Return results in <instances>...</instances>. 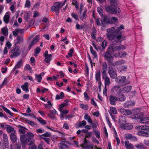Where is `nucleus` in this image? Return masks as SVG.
I'll list each match as a JSON object with an SVG mask.
<instances>
[{
    "mask_svg": "<svg viewBox=\"0 0 149 149\" xmlns=\"http://www.w3.org/2000/svg\"><path fill=\"white\" fill-rule=\"evenodd\" d=\"M87 11V10L86 9H85L84 10L82 15L81 17V20H83L86 18L87 16L86 13Z\"/></svg>",
    "mask_w": 149,
    "mask_h": 149,
    "instance_id": "37998d69",
    "label": "nucleus"
},
{
    "mask_svg": "<svg viewBox=\"0 0 149 149\" xmlns=\"http://www.w3.org/2000/svg\"><path fill=\"white\" fill-rule=\"evenodd\" d=\"M3 109V110L7 113L9 114V115H10L11 116H12V114L11 113V111L8 110V109H7L5 107H2Z\"/></svg>",
    "mask_w": 149,
    "mask_h": 149,
    "instance_id": "4d7b16f0",
    "label": "nucleus"
},
{
    "mask_svg": "<svg viewBox=\"0 0 149 149\" xmlns=\"http://www.w3.org/2000/svg\"><path fill=\"white\" fill-rule=\"evenodd\" d=\"M35 79L39 82H41L42 79V77L39 75L36 74L35 75Z\"/></svg>",
    "mask_w": 149,
    "mask_h": 149,
    "instance_id": "49530a36",
    "label": "nucleus"
},
{
    "mask_svg": "<svg viewBox=\"0 0 149 149\" xmlns=\"http://www.w3.org/2000/svg\"><path fill=\"white\" fill-rule=\"evenodd\" d=\"M134 105V102H133L132 104L130 103V102H127L124 104V106L126 107H128L130 106H133Z\"/></svg>",
    "mask_w": 149,
    "mask_h": 149,
    "instance_id": "e433bc0d",
    "label": "nucleus"
},
{
    "mask_svg": "<svg viewBox=\"0 0 149 149\" xmlns=\"http://www.w3.org/2000/svg\"><path fill=\"white\" fill-rule=\"evenodd\" d=\"M120 86L119 85H116L113 87L111 89V91L114 93L116 92L118 93V91H119V90L120 89Z\"/></svg>",
    "mask_w": 149,
    "mask_h": 149,
    "instance_id": "2f4dec72",
    "label": "nucleus"
},
{
    "mask_svg": "<svg viewBox=\"0 0 149 149\" xmlns=\"http://www.w3.org/2000/svg\"><path fill=\"white\" fill-rule=\"evenodd\" d=\"M84 141L83 142V143L81 145V146L83 148H86L87 147V142L86 138L84 139Z\"/></svg>",
    "mask_w": 149,
    "mask_h": 149,
    "instance_id": "79ce46f5",
    "label": "nucleus"
},
{
    "mask_svg": "<svg viewBox=\"0 0 149 149\" xmlns=\"http://www.w3.org/2000/svg\"><path fill=\"white\" fill-rule=\"evenodd\" d=\"M120 112L126 116L130 115L132 114V112L128 109H126L124 108L120 109Z\"/></svg>",
    "mask_w": 149,
    "mask_h": 149,
    "instance_id": "4468645a",
    "label": "nucleus"
},
{
    "mask_svg": "<svg viewBox=\"0 0 149 149\" xmlns=\"http://www.w3.org/2000/svg\"><path fill=\"white\" fill-rule=\"evenodd\" d=\"M7 83V78H5L2 84L0 85V88H2L4 85H6Z\"/></svg>",
    "mask_w": 149,
    "mask_h": 149,
    "instance_id": "6e6d98bb",
    "label": "nucleus"
},
{
    "mask_svg": "<svg viewBox=\"0 0 149 149\" xmlns=\"http://www.w3.org/2000/svg\"><path fill=\"white\" fill-rule=\"evenodd\" d=\"M8 30L6 27H4L1 29L2 34L4 36H7L8 35Z\"/></svg>",
    "mask_w": 149,
    "mask_h": 149,
    "instance_id": "bb28decb",
    "label": "nucleus"
},
{
    "mask_svg": "<svg viewBox=\"0 0 149 149\" xmlns=\"http://www.w3.org/2000/svg\"><path fill=\"white\" fill-rule=\"evenodd\" d=\"M6 130L7 131L8 133H11V132H15L16 131L15 130L14 128L11 126H10L9 125H6Z\"/></svg>",
    "mask_w": 149,
    "mask_h": 149,
    "instance_id": "5701e85b",
    "label": "nucleus"
},
{
    "mask_svg": "<svg viewBox=\"0 0 149 149\" xmlns=\"http://www.w3.org/2000/svg\"><path fill=\"white\" fill-rule=\"evenodd\" d=\"M126 97L123 94L119 95L118 98V101L120 102H123L125 100Z\"/></svg>",
    "mask_w": 149,
    "mask_h": 149,
    "instance_id": "473e14b6",
    "label": "nucleus"
},
{
    "mask_svg": "<svg viewBox=\"0 0 149 149\" xmlns=\"http://www.w3.org/2000/svg\"><path fill=\"white\" fill-rule=\"evenodd\" d=\"M120 127L122 129L128 130H131L133 127L130 124H125L123 125H121Z\"/></svg>",
    "mask_w": 149,
    "mask_h": 149,
    "instance_id": "ddd939ff",
    "label": "nucleus"
},
{
    "mask_svg": "<svg viewBox=\"0 0 149 149\" xmlns=\"http://www.w3.org/2000/svg\"><path fill=\"white\" fill-rule=\"evenodd\" d=\"M86 124V122L84 120H83L82 121H79L78 123V127H82Z\"/></svg>",
    "mask_w": 149,
    "mask_h": 149,
    "instance_id": "7c9ffc66",
    "label": "nucleus"
},
{
    "mask_svg": "<svg viewBox=\"0 0 149 149\" xmlns=\"http://www.w3.org/2000/svg\"><path fill=\"white\" fill-rule=\"evenodd\" d=\"M40 49L39 47H37L36 48L35 51V56H36V54H37L39 53L40 52Z\"/></svg>",
    "mask_w": 149,
    "mask_h": 149,
    "instance_id": "774afa93",
    "label": "nucleus"
},
{
    "mask_svg": "<svg viewBox=\"0 0 149 149\" xmlns=\"http://www.w3.org/2000/svg\"><path fill=\"white\" fill-rule=\"evenodd\" d=\"M51 10L53 12V11H56V14L57 15H58V14H57V10H56V6H52L51 8Z\"/></svg>",
    "mask_w": 149,
    "mask_h": 149,
    "instance_id": "680f3d73",
    "label": "nucleus"
},
{
    "mask_svg": "<svg viewBox=\"0 0 149 149\" xmlns=\"http://www.w3.org/2000/svg\"><path fill=\"white\" fill-rule=\"evenodd\" d=\"M127 55V54L125 52L122 51L118 52V55L115 54L114 56H119L120 57L122 58L126 56Z\"/></svg>",
    "mask_w": 149,
    "mask_h": 149,
    "instance_id": "a878e982",
    "label": "nucleus"
},
{
    "mask_svg": "<svg viewBox=\"0 0 149 149\" xmlns=\"http://www.w3.org/2000/svg\"><path fill=\"white\" fill-rule=\"evenodd\" d=\"M59 110L61 113L64 115H66L69 113V110H62V109H59Z\"/></svg>",
    "mask_w": 149,
    "mask_h": 149,
    "instance_id": "3c124183",
    "label": "nucleus"
},
{
    "mask_svg": "<svg viewBox=\"0 0 149 149\" xmlns=\"http://www.w3.org/2000/svg\"><path fill=\"white\" fill-rule=\"evenodd\" d=\"M21 53L20 47L19 46H16L13 47L10 51V58H13L19 56Z\"/></svg>",
    "mask_w": 149,
    "mask_h": 149,
    "instance_id": "39448f33",
    "label": "nucleus"
},
{
    "mask_svg": "<svg viewBox=\"0 0 149 149\" xmlns=\"http://www.w3.org/2000/svg\"><path fill=\"white\" fill-rule=\"evenodd\" d=\"M95 78L96 81L98 82L100 81L101 80V73L100 70L96 72L95 74Z\"/></svg>",
    "mask_w": 149,
    "mask_h": 149,
    "instance_id": "4be33fe9",
    "label": "nucleus"
},
{
    "mask_svg": "<svg viewBox=\"0 0 149 149\" xmlns=\"http://www.w3.org/2000/svg\"><path fill=\"white\" fill-rule=\"evenodd\" d=\"M108 73L111 78L114 79L117 76V74L115 71L113 70H110L108 71Z\"/></svg>",
    "mask_w": 149,
    "mask_h": 149,
    "instance_id": "2eb2a0df",
    "label": "nucleus"
},
{
    "mask_svg": "<svg viewBox=\"0 0 149 149\" xmlns=\"http://www.w3.org/2000/svg\"><path fill=\"white\" fill-rule=\"evenodd\" d=\"M90 50L91 54L94 56L95 58L97 57V55L96 52L94 51L91 46L90 47Z\"/></svg>",
    "mask_w": 149,
    "mask_h": 149,
    "instance_id": "a18cd8bd",
    "label": "nucleus"
},
{
    "mask_svg": "<svg viewBox=\"0 0 149 149\" xmlns=\"http://www.w3.org/2000/svg\"><path fill=\"white\" fill-rule=\"evenodd\" d=\"M118 28L112 27L107 29L106 36L109 39L116 45L120 43L122 40L125 39V37L119 34Z\"/></svg>",
    "mask_w": 149,
    "mask_h": 149,
    "instance_id": "f257e3e1",
    "label": "nucleus"
},
{
    "mask_svg": "<svg viewBox=\"0 0 149 149\" xmlns=\"http://www.w3.org/2000/svg\"><path fill=\"white\" fill-rule=\"evenodd\" d=\"M10 14V12L8 11L6 13L5 15L3 17V20L4 22L6 24H8L9 22Z\"/></svg>",
    "mask_w": 149,
    "mask_h": 149,
    "instance_id": "9b49d317",
    "label": "nucleus"
},
{
    "mask_svg": "<svg viewBox=\"0 0 149 149\" xmlns=\"http://www.w3.org/2000/svg\"><path fill=\"white\" fill-rule=\"evenodd\" d=\"M119 123L120 127L121 126V125H123L125 124V119L124 117H120L119 118Z\"/></svg>",
    "mask_w": 149,
    "mask_h": 149,
    "instance_id": "c756f323",
    "label": "nucleus"
},
{
    "mask_svg": "<svg viewBox=\"0 0 149 149\" xmlns=\"http://www.w3.org/2000/svg\"><path fill=\"white\" fill-rule=\"evenodd\" d=\"M110 18H109L107 16H106L104 17L103 20L105 22L110 24Z\"/></svg>",
    "mask_w": 149,
    "mask_h": 149,
    "instance_id": "864d4df0",
    "label": "nucleus"
},
{
    "mask_svg": "<svg viewBox=\"0 0 149 149\" xmlns=\"http://www.w3.org/2000/svg\"><path fill=\"white\" fill-rule=\"evenodd\" d=\"M81 107L85 110H87L88 108V107L87 104H80Z\"/></svg>",
    "mask_w": 149,
    "mask_h": 149,
    "instance_id": "09e8293b",
    "label": "nucleus"
},
{
    "mask_svg": "<svg viewBox=\"0 0 149 149\" xmlns=\"http://www.w3.org/2000/svg\"><path fill=\"white\" fill-rule=\"evenodd\" d=\"M143 113H139L136 114H134V115H132L131 116V118L132 119H141L143 118Z\"/></svg>",
    "mask_w": 149,
    "mask_h": 149,
    "instance_id": "f8f14e48",
    "label": "nucleus"
},
{
    "mask_svg": "<svg viewBox=\"0 0 149 149\" xmlns=\"http://www.w3.org/2000/svg\"><path fill=\"white\" fill-rule=\"evenodd\" d=\"M23 40V36H21L20 37L17 36V43L18 44H20L22 42Z\"/></svg>",
    "mask_w": 149,
    "mask_h": 149,
    "instance_id": "c03bdc74",
    "label": "nucleus"
},
{
    "mask_svg": "<svg viewBox=\"0 0 149 149\" xmlns=\"http://www.w3.org/2000/svg\"><path fill=\"white\" fill-rule=\"evenodd\" d=\"M105 9L107 13L111 14H116L118 15L121 12L119 8L114 6H107L105 7Z\"/></svg>",
    "mask_w": 149,
    "mask_h": 149,
    "instance_id": "20e7f679",
    "label": "nucleus"
},
{
    "mask_svg": "<svg viewBox=\"0 0 149 149\" xmlns=\"http://www.w3.org/2000/svg\"><path fill=\"white\" fill-rule=\"evenodd\" d=\"M107 42L105 40H104L102 43V47L103 49H105L107 47Z\"/></svg>",
    "mask_w": 149,
    "mask_h": 149,
    "instance_id": "5fc2aeb1",
    "label": "nucleus"
},
{
    "mask_svg": "<svg viewBox=\"0 0 149 149\" xmlns=\"http://www.w3.org/2000/svg\"><path fill=\"white\" fill-rule=\"evenodd\" d=\"M125 63V61L124 60H118L113 63L112 62V63L111 64H110L113 66H116L120 65L122 64H124Z\"/></svg>",
    "mask_w": 149,
    "mask_h": 149,
    "instance_id": "f3484780",
    "label": "nucleus"
},
{
    "mask_svg": "<svg viewBox=\"0 0 149 149\" xmlns=\"http://www.w3.org/2000/svg\"><path fill=\"white\" fill-rule=\"evenodd\" d=\"M71 16L73 18H74V19L76 20H77L78 19V15L75 13H72L71 14Z\"/></svg>",
    "mask_w": 149,
    "mask_h": 149,
    "instance_id": "e2e57ef3",
    "label": "nucleus"
},
{
    "mask_svg": "<svg viewBox=\"0 0 149 149\" xmlns=\"http://www.w3.org/2000/svg\"><path fill=\"white\" fill-rule=\"evenodd\" d=\"M110 103L112 105H115L116 102L118 100V98L113 95H110L109 97Z\"/></svg>",
    "mask_w": 149,
    "mask_h": 149,
    "instance_id": "9d476101",
    "label": "nucleus"
},
{
    "mask_svg": "<svg viewBox=\"0 0 149 149\" xmlns=\"http://www.w3.org/2000/svg\"><path fill=\"white\" fill-rule=\"evenodd\" d=\"M116 28H118V30L119 31H118V33H119V34L122 35V32L120 31V30L124 29V27L123 25L122 24H121L120 26L119 27H116Z\"/></svg>",
    "mask_w": 149,
    "mask_h": 149,
    "instance_id": "603ef678",
    "label": "nucleus"
},
{
    "mask_svg": "<svg viewBox=\"0 0 149 149\" xmlns=\"http://www.w3.org/2000/svg\"><path fill=\"white\" fill-rule=\"evenodd\" d=\"M116 81L119 83H123V85H126V77L123 76H119L115 79Z\"/></svg>",
    "mask_w": 149,
    "mask_h": 149,
    "instance_id": "0eeeda50",
    "label": "nucleus"
},
{
    "mask_svg": "<svg viewBox=\"0 0 149 149\" xmlns=\"http://www.w3.org/2000/svg\"><path fill=\"white\" fill-rule=\"evenodd\" d=\"M97 138L99 139L100 138V133L97 130H93Z\"/></svg>",
    "mask_w": 149,
    "mask_h": 149,
    "instance_id": "0e129e2a",
    "label": "nucleus"
},
{
    "mask_svg": "<svg viewBox=\"0 0 149 149\" xmlns=\"http://www.w3.org/2000/svg\"><path fill=\"white\" fill-rule=\"evenodd\" d=\"M52 56V54H50L48 55V56L45 57V62L47 63H49Z\"/></svg>",
    "mask_w": 149,
    "mask_h": 149,
    "instance_id": "72a5a7b5",
    "label": "nucleus"
},
{
    "mask_svg": "<svg viewBox=\"0 0 149 149\" xmlns=\"http://www.w3.org/2000/svg\"><path fill=\"white\" fill-rule=\"evenodd\" d=\"M19 127H21V128L19 129V132L23 134H25L26 131L24 130L26 129V128L21 125H20Z\"/></svg>",
    "mask_w": 149,
    "mask_h": 149,
    "instance_id": "ea45409f",
    "label": "nucleus"
},
{
    "mask_svg": "<svg viewBox=\"0 0 149 149\" xmlns=\"http://www.w3.org/2000/svg\"><path fill=\"white\" fill-rule=\"evenodd\" d=\"M39 36L37 35L34 38L33 41L31 42L33 45H34L36 43L38 42L39 39Z\"/></svg>",
    "mask_w": 149,
    "mask_h": 149,
    "instance_id": "c9c22d12",
    "label": "nucleus"
},
{
    "mask_svg": "<svg viewBox=\"0 0 149 149\" xmlns=\"http://www.w3.org/2000/svg\"><path fill=\"white\" fill-rule=\"evenodd\" d=\"M110 3L112 6H116V2L115 0H110Z\"/></svg>",
    "mask_w": 149,
    "mask_h": 149,
    "instance_id": "338daca9",
    "label": "nucleus"
},
{
    "mask_svg": "<svg viewBox=\"0 0 149 149\" xmlns=\"http://www.w3.org/2000/svg\"><path fill=\"white\" fill-rule=\"evenodd\" d=\"M25 6L29 8L30 6V1L29 0H26Z\"/></svg>",
    "mask_w": 149,
    "mask_h": 149,
    "instance_id": "bf43d9fd",
    "label": "nucleus"
},
{
    "mask_svg": "<svg viewBox=\"0 0 149 149\" xmlns=\"http://www.w3.org/2000/svg\"><path fill=\"white\" fill-rule=\"evenodd\" d=\"M58 146L61 149H68V148L67 145L63 142L59 144Z\"/></svg>",
    "mask_w": 149,
    "mask_h": 149,
    "instance_id": "f704fd0d",
    "label": "nucleus"
},
{
    "mask_svg": "<svg viewBox=\"0 0 149 149\" xmlns=\"http://www.w3.org/2000/svg\"><path fill=\"white\" fill-rule=\"evenodd\" d=\"M54 4L56 6V8L57 13L59 14L60 9L65 4L63 2L62 3L61 2L58 1L55 2L54 3Z\"/></svg>",
    "mask_w": 149,
    "mask_h": 149,
    "instance_id": "6e6552de",
    "label": "nucleus"
},
{
    "mask_svg": "<svg viewBox=\"0 0 149 149\" xmlns=\"http://www.w3.org/2000/svg\"><path fill=\"white\" fill-rule=\"evenodd\" d=\"M140 122L143 123H149V117H145L141 119L140 120Z\"/></svg>",
    "mask_w": 149,
    "mask_h": 149,
    "instance_id": "c85d7f7f",
    "label": "nucleus"
},
{
    "mask_svg": "<svg viewBox=\"0 0 149 149\" xmlns=\"http://www.w3.org/2000/svg\"><path fill=\"white\" fill-rule=\"evenodd\" d=\"M15 31L17 32L18 34V33H22L24 32V30L22 29H15Z\"/></svg>",
    "mask_w": 149,
    "mask_h": 149,
    "instance_id": "052dcab7",
    "label": "nucleus"
},
{
    "mask_svg": "<svg viewBox=\"0 0 149 149\" xmlns=\"http://www.w3.org/2000/svg\"><path fill=\"white\" fill-rule=\"evenodd\" d=\"M10 137L11 140L13 143H15L17 139V137L16 134V132L11 133L10 135Z\"/></svg>",
    "mask_w": 149,
    "mask_h": 149,
    "instance_id": "6ab92c4d",
    "label": "nucleus"
},
{
    "mask_svg": "<svg viewBox=\"0 0 149 149\" xmlns=\"http://www.w3.org/2000/svg\"><path fill=\"white\" fill-rule=\"evenodd\" d=\"M109 112L110 115L111 114H116L117 113V112L116 108L111 107L110 108V110L109 111Z\"/></svg>",
    "mask_w": 149,
    "mask_h": 149,
    "instance_id": "b1692460",
    "label": "nucleus"
},
{
    "mask_svg": "<svg viewBox=\"0 0 149 149\" xmlns=\"http://www.w3.org/2000/svg\"><path fill=\"white\" fill-rule=\"evenodd\" d=\"M26 123L34 127L36 125V123L33 121L28 120H26Z\"/></svg>",
    "mask_w": 149,
    "mask_h": 149,
    "instance_id": "58836bf2",
    "label": "nucleus"
},
{
    "mask_svg": "<svg viewBox=\"0 0 149 149\" xmlns=\"http://www.w3.org/2000/svg\"><path fill=\"white\" fill-rule=\"evenodd\" d=\"M135 147L138 149H144L145 147L141 143L135 145Z\"/></svg>",
    "mask_w": 149,
    "mask_h": 149,
    "instance_id": "4c0bfd02",
    "label": "nucleus"
},
{
    "mask_svg": "<svg viewBox=\"0 0 149 149\" xmlns=\"http://www.w3.org/2000/svg\"><path fill=\"white\" fill-rule=\"evenodd\" d=\"M33 136V133L31 132H29L26 134L21 135L20 141L22 145V147L24 148L26 144L31 145L33 144L34 140L31 138Z\"/></svg>",
    "mask_w": 149,
    "mask_h": 149,
    "instance_id": "7ed1b4c3",
    "label": "nucleus"
},
{
    "mask_svg": "<svg viewBox=\"0 0 149 149\" xmlns=\"http://www.w3.org/2000/svg\"><path fill=\"white\" fill-rule=\"evenodd\" d=\"M125 136L126 139L132 141H135L137 140V139L135 136H132V134H125Z\"/></svg>",
    "mask_w": 149,
    "mask_h": 149,
    "instance_id": "dca6fc26",
    "label": "nucleus"
},
{
    "mask_svg": "<svg viewBox=\"0 0 149 149\" xmlns=\"http://www.w3.org/2000/svg\"><path fill=\"white\" fill-rule=\"evenodd\" d=\"M102 75L107 74L106 72L107 70V67L106 63L104 62L102 64Z\"/></svg>",
    "mask_w": 149,
    "mask_h": 149,
    "instance_id": "393cba45",
    "label": "nucleus"
},
{
    "mask_svg": "<svg viewBox=\"0 0 149 149\" xmlns=\"http://www.w3.org/2000/svg\"><path fill=\"white\" fill-rule=\"evenodd\" d=\"M84 98L85 100L88 101L90 100V98L88 96L87 93L85 92L84 93Z\"/></svg>",
    "mask_w": 149,
    "mask_h": 149,
    "instance_id": "13d9d810",
    "label": "nucleus"
},
{
    "mask_svg": "<svg viewBox=\"0 0 149 149\" xmlns=\"http://www.w3.org/2000/svg\"><path fill=\"white\" fill-rule=\"evenodd\" d=\"M29 84L28 82H25L24 84L21 86V88L22 90L26 92L29 91Z\"/></svg>",
    "mask_w": 149,
    "mask_h": 149,
    "instance_id": "a211bd4d",
    "label": "nucleus"
},
{
    "mask_svg": "<svg viewBox=\"0 0 149 149\" xmlns=\"http://www.w3.org/2000/svg\"><path fill=\"white\" fill-rule=\"evenodd\" d=\"M125 46L123 45L116 46L114 43L108 48L107 51L104 53L103 56L105 59L107 60L108 62L110 64H111L113 61V57L112 56L109 52L115 51L116 50H121L126 49Z\"/></svg>",
    "mask_w": 149,
    "mask_h": 149,
    "instance_id": "f03ea898",
    "label": "nucleus"
},
{
    "mask_svg": "<svg viewBox=\"0 0 149 149\" xmlns=\"http://www.w3.org/2000/svg\"><path fill=\"white\" fill-rule=\"evenodd\" d=\"M97 12L100 15H103V10L101 7H98L97 8Z\"/></svg>",
    "mask_w": 149,
    "mask_h": 149,
    "instance_id": "de8ad7c7",
    "label": "nucleus"
},
{
    "mask_svg": "<svg viewBox=\"0 0 149 149\" xmlns=\"http://www.w3.org/2000/svg\"><path fill=\"white\" fill-rule=\"evenodd\" d=\"M132 86H127L123 88L120 89L118 91L119 93H128L131 90Z\"/></svg>",
    "mask_w": 149,
    "mask_h": 149,
    "instance_id": "423d86ee",
    "label": "nucleus"
},
{
    "mask_svg": "<svg viewBox=\"0 0 149 149\" xmlns=\"http://www.w3.org/2000/svg\"><path fill=\"white\" fill-rule=\"evenodd\" d=\"M38 120L42 124L45 125L47 124L46 122L41 118H37Z\"/></svg>",
    "mask_w": 149,
    "mask_h": 149,
    "instance_id": "8fccbe9b",
    "label": "nucleus"
},
{
    "mask_svg": "<svg viewBox=\"0 0 149 149\" xmlns=\"http://www.w3.org/2000/svg\"><path fill=\"white\" fill-rule=\"evenodd\" d=\"M125 146L127 149H134L133 145L129 143L128 141H125Z\"/></svg>",
    "mask_w": 149,
    "mask_h": 149,
    "instance_id": "aec40b11",
    "label": "nucleus"
},
{
    "mask_svg": "<svg viewBox=\"0 0 149 149\" xmlns=\"http://www.w3.org/2000/svg\"><path fill=\"white\" fill-rule=\"evenodd\" d=\"M22 60L18 61L15 66L13 70V71H14L16 69L19 68L22 65Z\"/></svg>",
    "mask_w": 149,
    "mask_h": 149,
    "instance_id": "cd10ccee",
    "label": "nucleus"
},
{
    "mask_svg": "<svg viewBox=\"0 0 149 149\" xmlns=\"http://www.w3.org/2000/svg\"><path fill=\"white\" fill-rule=\"evenodd\" d=\"M110 24L114 23L115 22H117L118 21V19L117 17H113L110 18Z\"/></svg>",
    "mask_w": 149,
    "mask_h": 149,
    "instance_id": "a19ab883",
    "label": "nucleus"
},
{
    "mask_svg": "<svg viewBox=\"0 0 149 149\" xmlns=\"http://www.w3.org/2000/svg\"><path fill=\"white\" fill-rule=\"evenodd\" d=\"M102 79L104 81L105 86L109 85L111 83L110 78L107 76V74L102 75Z\"/></svg>",
    "mask_w": 149,
    "mask_h": 149,
    "instance_id": "1a4fd4ad",
    "label": "nucleus"
},
{
    "mask_svg": "<svg viewBox=\"0 0 149 149\" xmlns=\"http://www.w3.org/2000/svg\"><path fill=\"white\" fill-rule=\"evenodd\" d=\"M3 140L5 142L4 144L5 146V148L8 147V145L9 144L8 141V136L6 134H4L3 135Z\"/></svg>",
    "mask_w": 149,
    "mask_h": 149,
    "instance_id": "412c9836",
    "label": "nucleus"
},
{
    "mask_svg": "<svg viewBox=\"0 0 149 149\" xmlns=\"http://www.w3.org/2000/svg\"><path fill=\"white\" fill-rule=\"evenodd\" d=\"M68 105V104L66 103H64L59 105V109H62L64 107Z\"/></svg>",
    "mask_w": 149,
    "mask_h": 149,
    "instance_id": "69168bd1",
    "label": "nucleus"
}]
</instances>
